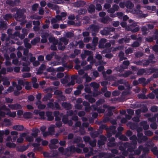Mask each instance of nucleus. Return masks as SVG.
Masks as SVG:
<instances>
[{"label": "nucleus", "instance_id": "1", "mask_svg": "<svg viewBox=\"0 0 158 158\" xmlns=\"http://www.w3.org/2000/svg\"><path fill=\"white\" fill-rule=\"evenodd\" d=\"M130 139L131 141V144L129 143L126 142L122 144V142L119 143V145H121L119 148L120 150L124 151L125 150L126 148H128L129 149H131V150H132L136 148V145L137 143L136 141L137 138L136 136L135 135H133L130 137Z\"/></svg>", "mask_w": 158, "mask_h": 158}, {"label": "nucleus", "instance_id": "2", "mask_svg": "<svg viewBox=\"0 0 158 158\" xmlns=\"http://www.w3.org/2000/svg\"><path fill=\"white\" fill-rule=\"evenodd\" d=\"M15 18L16 20L21 22L20 25H23L26 22L25 20V16H24L21 10H18L15 15Z\"/></svg>", "mask_w": 158, "mask_h": 158}, {"label": "nucleus", "instance_id": "3", "mask_svg": "<svg viewBox=\"0 0 158 158\" xmlns=\"http://www.w3.org/2000/svg\"><path fill=\"white\" fill-rule=\"evenodd\" d=\"M100 128L102 129H105L107 132V136L108 137H111L112 134H114L115 133V129L116 127L114 126H111L110 127V128H108L106 127V126L105 125H103L100 126Z\"/></svg>", "mask_w": 158, "mask_h": 158}, {"label": "nucleus", "instance_id": "4", "mask_svg": "<svg viewBox=\"0 0 158 158\" xmlns=\"http://www.w3.org/2000/svg\"><path fill=\"white\" fill-rule=\"evenodd\" d=\"M140 8V5L138 4L136 6V8L137 10H136L135 9H133L131 10V12L132 14L137 15L141 18H145L147 17L148 16V14L147 13L143 14L142 11L139 10Z\"/></svg>", "mask_w": 158, "mask_h": 158}, {"label": "nucleus", "instance_id": "5", "mask_svg": "<svg viewBox=\"0 0 158 158\" xmlns=\"http://www.w3.org/2000/svg\"><path fill=\"white\" fill-rule=\"evenodd\" d=\"M154 143L152 142L150 143V144L148 145V146L146 148H143V146H140L139 147V150H136L134 152V153L135 155H139L140 153L141 150H143L144 153L148 152L149 151V147L153 146L154 145Z\"/></svg>", "mask_w": 158, "mask_h": 158}, {"label": "nucleus", "instance_id": "6", "mask_svg": "<svg viewBox=\"0 0 158 158\" xmlns=\"http://www.w3.org/2000/svg\"><path fill=\"white\" fill-rule=\"evenodd\" d=\"M2 110L7 112L8 111H9V109L7 108L4 105L0 106V120L2 118L4 117L6 115V113L2 111Z\"/></svg>", "mask_w": 158, "mask_h": 158}, {"label": "nucleus", "instance_id": "7", "mask_svg": "<svg viewBox=\"0 0 158 158\" xmlns=\"http://www.w3.org/2000/svg\"><path fill=\"white\" fill-rule=\"evenodd\" d=\"M138 139H136L139 143H142L143 141H145L148 139V138L145 136H143V134L142 133H138L137 134Z\"/></svg>", "mask_w": 158, "mask_h": 158}, {"label": "nucleus", "instance_id": "8", "mask_svg": "<svg viewBox=\"0 0 158 158\" xmlns=\"http://www.w3.org/2000/svg\"><path fill=\"white\" fill-rule=\"evenodd\" d=\"M90 31H92V35L93 36L95 35L96 33L98 31V27L94 25H92L89 28Z\"/></svg>", "mask_w": 158, "mask_h": 158}, {"label": "nucleus", "instance_id": "9", "mask_svg": "<svg viewBox=\"0 0 158 158\" xmlns=\"http://www.w3.org/2000/svg\"><path fill=\"white\" fill-rule=\"evenodd\" d=\"M10 133V131L8 130H6L5 131H0V143H1L3 141L2 136L4 134L6 135H7Z\"/></svg>", "mask_w": 158, "mask_h": 158}, {"label": "nucleus", "instance_id": "10", "mask_svg": "<svg viewBox=\"0 0 158 158\" xmlns=\"http://www.w3.org/2000/svg\"><path fill=\"white\" fill-rule=\"evenodd\" d=\"M8 106L12 110H17L20 109L21 108V105L18 104H9Z\"/></svg>", "mask_w": 158, "mask_h": 158}, {"label": "nucleus", "instance_id": "11", "mask_svg": "<svg viewBox=\"0 0 158 158\" xmlns=\"http://www.w3.org/2000/svg\"><path fill=\"white\" fill-rule=\"evenodd\" d=\"M114 155L110 153H105L102 152L99 154V156L100 157H104V158H111Z\"/></svg>", "mask_w": 158, "mask_h": 158}, {"label": "nucleus", "instance_id": "12", "mask_svg": "<svg viewBox=\"0 0 158 158\" xmlns=\"http://www.w3.org/2000/svg\"><path fill=\"white\" fill-rule=\"evenodd\" d=\"M77 76L75 75H73L71 77V81L70 82L68 83L67 85V86H69L70 85H74L75 80L77 79Z\"/></svg>", "mask_w": 158, "mask_h": 158}, {"label": "nucleus", "instance_id": "13", "mask_svg": "<svg viewBox=\"0 0 158 158\" xmlns=\"http://www.w3.org/2000/svg\"><path fill=\"white\" fill-rule=\"evenodd\" d=\"M12 128L13 130L18 131H23L24 129L23 125H14L12 127Z\"/></svg>", "mask_w": 158, "mask_h": 158}, {"label": "nucleus", "instance_id": "14", "mask_svg": "<svg viewBox=\"0 0 158 158\" xmlns=\"http://www.w3.org/2000/svg\"><path fill=\"white\" fill-rule=\"evenodd\" d=\"M61 106L66 110L70 109L72 107V106L70 103L67 102H63Z\"/></svg>", "mask_w": 158, "mask_h": 158}, {"label": "nucleus", "instance_id": "15", "mask_svg": "<svg viewBox=\"0 0 158 158\" xmlns=\"http://www.w3.org/2000/svg\"><path fill=\"white\" fill-rule=\"evenodd\" d=\"M139 125L140 126H142L143 129L144 130H147L149 128V126L147 124V122L146 121H143L139 123Z\"/></svg>", "mask_w": 158, "mask_h": 158}, {"label": "nucleus", "instance_id": "16", "mask_svg": "<svg viewBox=\"0 0 158 158\" xmlns=\"http://www.w3.org/2000/svg\"><path fill=\"white\" fill-rule=\"evenodd\" d=\"M32 133L31 134L32 136L36 137L37 136L38 133L40 132V131L38 129L34 128L32 129L31 130Z\"/></svg>", "mask_w": 158, "mask_h": 158}, {"label": "nucleus", "instance_id": "17", "mask_svg": "<svg viewBox=\"0 0 158 158\" xmlns=\"http://www.w3.org/2000/svg\"><path fill=\"white\" fill-rule=\"evenodd\" d=\"M140 84H142L143 85H145L150 82V80H148L146 81V79L144 78H140L138 80Z\"/></svg>", "mask_w": 158, "mask_h": 158}, {"label": "nucleus", "instance_id": "18", "mask_svg": "<svg viewBox=\"0 0 158 158\" xmlns=\"http://www.w3.org/2000/svg\"><path fill=\"white\" fill-rule=\"evenodd\" d=\"M48 36L49 35L47 33L43 34L41 35L42 39L41 40V42L43 43L46 42L47 41V38Z\"/></svg>", "mask_w": 158, "mask_h": 158}, {"label": "nucleus", "instance_id": "19", "mask_svg": "<svg viewBox=\"0 0 158 158\" xmlns=\"http://www.w3.org/2000/svg\"><path fill=\"white\" fill-rule=\"evenodd\" d=\"M35 104L37 106V107L40 109H44L46 105L44 104H43L40 100H38L35 102Z\"/></svg>", "mask_w": 158, "mask_h": 158}, {"label": "nucleus", "instance_id": "20", "mask_svg": "<svg viewBox=\"0 0 158 158\" xmlns=\"http://www.w3.org/2000/svg\"><path fill=\"white\" fill-rule=\"evenodd\" d=\"M46 114L48 117V121H52L53 118L54 117L52 116V112L48 111L46 113Z\"/></svg>", "mask_w": 158, "mask_h": 158}, {"label": "nucleus", "instance_id": "21", "mask_svg": "<svg viewBox=\"0 0 158 158\" xmlns=\"http://www.w3.org/2000/svg\"><path fill=\"white\" fill-rule=\"evenodd\" d=\"M69 80V76L68 75H66L64 78L61 79L60 81L62 83L64 84L68 83Z\"/></svg>", "mask_w": 158, "mask_h": 158}, {"label": "nucleus", "instance_id": "22", "mask_svg": "<svg viewBox=\"0 0 158 158\" xmlns=\"http://www.w3.org/2000/svg\"><path fill=\"white\" fill-rule=\"evenodd\" d=\"M2 81L3 82V85H9L10 82L7 77H4L2 79Z\"/></svg>", "mask_w": 158, "mask_h": 158}, {"label": "nucleus", "instance_id": "23", "mask_svg": "<svg viewBox=\"0 0 158 158\" xmlns=\"http://www.w3.org/2000/svg\"><path fill=\"white\" fill-rule=\"evenodd\" d=\"M85 97L86 99L88 100L89 101L90 103L94 102L95 101V99L92 98L89 94L85 95Z\"/></svg>", "mask_w": 158, "mask_h": 158}, {"label": "nucleus", "instance_id": "24", "mask_svg": "<svg viewBox=\"0 0 158 158\" xmlns=\"http://www.w3.org/2000/svg\"><path fill=\"white\" fill-rule=\"evenodd\" d=\"M6 114L8 115L10 117L14 118L16 116V114L15 112H11L9 109V111H8L6 112Z\"/></svg>", "mask_w": 158, "mask_h": 158}, {"label": "nucleus", "instance_id": "25", "mask_svg": "<svg viewBox=\"0 0 158 158\" xmlns=\"http://www.w3.org/2000/svg\"><path fill=\"white\" fill-rule=\"evenodd\" d=\"M46 70L48 72H52L51 74L52 75H54L56 72V69L52 67H50L46 69Z\"/></svg>", "mask_w": 158, "mask_h": 158}, {"label": "nucleus", "instance_id": "26", "mask_svg": "<svg viewBox=\"0 0 158 158\" xmlns=\"http://www.w3.org/2000/svg\"><path fill=\"white\" fill-rule=\"evenodd\" d=\"M32 145L34 147L35 150L38 151H41L42 150V148L39 146L40 144L34 143Z\"/></svg>", "mask_w": 158, "mask_h": 158}, {"label": "nucleus", "instance_id": "27", "mask_svg": "<svg viewBox=\"0 0 158 158\" xmlns=\"http://www.w3.org/2000/svg\"><path fill=\"white\" fill-rule=\"evenodd\" d=\"M48 40L50 43H52L53 44H57L58 43V40H56L54 37H49Z\"/></svg>", "mask_w": 158, "mask_h": 158}, {"label": "nucleus", "instance_id": "28", "mask_svg": "<svg viewBox=\"0 0 158 158\" xmlns=\"http://www.w3.org/2000/svg\"><path fill=\"white\" fill-rule=\"evenodd\" d=\"M40 40V37H37L32 40L31 41V43L32 44L35 45L36 44L39 42Z\"/></svg>", "mask_w": 158, "mask_h": 158}, {"label": "nucleus", "instance_id": "29", "mask_svg": "<svg viewBox=\"0 0 158 158\" xmlns=\"http://www.w3.org/2000/svg\"><path fill=\"white\" fill-rule=\"evenodd\" d=\"M58 44V48L61 50H64L65 48V46L64 44H63L61 42H59L57 43Z\"/></svg>", "mask_w": 158, "mask_h": 158}, {"label": "nucleus", "instance_id": "30", "mask_svg": "<svg viewBox=\"0 0 158 158\" xmlns=\"http://www.w3.org/2000/svg\"><path fill=\"white\" fill-rule=\"evenodd\" d=\"M59 41L62 43H63L64 45H66L68 44L69 40L65 37H61L59 39Z\"/></svg>", "mask_w": 158, "mask_h": 158}, {"label": "nucleus", "instance_id": "31", "mask_svg": "<svg viewBox=\"0 0 158 158\" xmlns=\"http://www.w3.org/2000/svg\"><path fill=\"white\" fill-rule=\"evenodd\" d=\"M100 33L103 35H108L109 34V31L107 27H105L103 30L101 31Z\"/></svg>", "mask_w": 158, "mask_h": 158}, {"label": "nucleus", "instance_id": "32", "mask_svg": "<svg viewBox=\"0 0 158 158\" xmlns=\"http://www.w3.org/2000/svg\"><path fill=\"white\" fill-rule=\"evenodd\" d=\"M52 96V94L50 93H48L47 95L44 96L42 99V100L43 101H46L51 98Z\"/></svg>", "mask_w": 158, "mask_h": 158}, {"label": "nucleus", "instance_id": "33", "mask_svg": "<svg viewBox=\"0 0 158 158\" xmlns=\"http://www.w3.org/2000/svg\"><path fill=\"white\" fill-rule=\"evenodd\" d=\"M106 39H101L99 41V47L100 48H104V44L106 42Z\"/></svg>", "mask_w": 158, "mask_h": 158}, {"label": "nucleus", "instance_id": "34", "mask_svg": "<svg viewBox=\"0 0 158 158\" xmlns=\"http://www.w3.org/2000/svg\"><path fill=\"white\" fill-rule=\"evenodd\" d=\"M55 127V126L54 125H52L48 128V131L50 135H52L54 133Z\"/></svg>", "mask_w": 158, "mask_h": 158}, {"label": "nucleus", "instance_id": "35", "mask_svg": "<svg viewBox=\"0 0 158 158\" xmlns=\"http://www.w3.org/2000/svg\"><path fill=\"white\" fill-rule=\"evenodd\" d=\"M84 2L81 1L75 2L73 4L74 6L76 7L81 6L84 5Z\"/></svg>", "mask_w": 158, "mask_h": 158}, {"label": "nucleus", "instance_id": "36", "mask_svg": "<svg viewBox=\"0 0 158 158\" xmlns=\"http://www.w3.org/2000/svg\"><path fill=\"white\" fill-rule=\"evenodd\" d=\"M6 146L9 148H15L16 145L13 143L11 142H7L6 143Z\"/></svg>", "mask_w": 158, "mask_h": 158}, {"label": "nucleus", "instance_id": "37", "mask_svg": "<svg viewBox=\"0 0 158 158\" xmlns=\"http://www.w3.org/2000/svg\"><path fill=\"white\" fill-rule=\"evenodd\" d=\"M125 6L127 8L131 9L134 6V5L130 2H127L125 4Z\"/></svg>", "mask_w": 158, "mask_h": 158}, {"label": "nucleus", "instance_id": "38", "mask_svg": "<svg viewBox=\"0 0 158 158\" xmlns=\"http://www.w3.org/2000/svg\"><path fill=\"white\" fill-rule=\"evenodd\" d=\"M141 30L144 35H146L148 33V28L146 26H143L141 28Z\"/></svg>", "mask_w": 158, "mask_h": 158}, {"label": "nucleus", "instance_id": "39", "mask_svg": "<svg viewBox=\"0 0 158 158\" xmlns=\"http://www.w3.org/2000/svg\"><path fill=\"white\" fill-rule=\"evenodd\" d=\"M124 53L122 52H120L118 56L120 61H122L123 60H126L127 58L124 57Z\"/></svg>", "mask_w": 158, "mask_h": 158}, {"label": "nucleus", "instance_id": "40", "mask_svg": "<svg viewBox=\"0 0 158 158\" xmlns=\"http://www.w3.org/2000/svg\"><path fill=\"white\" fill-rule=\"evenodd\" d=\"M95 10V6L94 5H90L88 9V11L89 13H92L94 12Z\"/></svg>", "mask_w": 158, "mask_h": 158}, {"label": "nucleus", "instance_id": "41", "mask_svg": "<svg viewBox=\"0 0 158 158\" xmlns=\"http://www.w3.org/2000/svg\"><path fill=\"white\" fill-rule=\"evenodd\" d=\"M86 47L87 49H91L92 50H94L96 48V47L92 44H87L86 45Z\"/></svg>", "mask_w": 158, "mask_h": 158}, {"label": "nucleus", "instance_id": "42", "mask_svg": "<svg viewBox=\"0 0 158 158\" xmlns=\"http://www.w3.org/2000/svg\"><path fill=\"white\" fill-rule=\"evenodd\" d=\"M12 30L10 29H8L7 31V33L9 35V37L12 39H15L16 37L15 35L12 34Z\"/></svg>", "mask_w": 158, "mask_h": 158}, {"label": "nucleus", "instance_id": "43", "mask_svg": "<svg viewBox=\"0 0 158 158\" xmlns=\"http://www.w3.org/2000/svg\"><path fill=\"white\" fill-rule=\"evenodd\" d=\"M59 151L60 152L62 155H66L67 149L64 150V148L62 147H60L58 148Z\"/></svg>", "mask_w": 158, "mask_h": 158}, {"label": "nucleus", "instance_id": "44", "mask_svg": "<svg viewBox=\"0 0 158 158\" xmlns=\"http://www.w3.org/2000/svg\"><path fill=\"white\" fill-rule=\"evenodd\" d=\"M147 110L148 109L146 108H145L142 110L138 109L135 111V113L137 115H139L141 113V112H145L147 111Z\"/></svg>", "mask_w": 158, "mask_h": 158}, {"label": "nucleus", "instance_id": "45", "mask_svg": "<svg viewBox=\"0 0 158 158\" xmlns=\"http://www.w3.org/2000/svg\"><path fill=\"white\" fill-rule=\"evenodd\" d=\"M75 45L76 46L78 45L79 48H82L84 46V44L82 41H80L79 42L76 41Z\"/></svg>", "mask_w": 158, "mask_h": 158}, {"label": "nucleus", "instance_id": "46", "mask_svg": "<svg viewBox=\"0 0 158 158\" xmlns=\"http://www.w3.org/2000/svg\"><path fill=\"white\" fill-rule=\"evenodd\" d=\"M90 85L94 89L98 88L99 85L98 84H97L95 82L91 83L90 84Z\"/></svg>", "mask_w": 158, "mask_h": 158}, {"label": "nucleus", "instance_id": "47", "mask_svg": "<svg viewBox=\"0 0 158 158\" xmlns=\"http://www.w3.org/2000/svg\"><path fill=\"white\" fill-rule=\"evenodd\" d=\"M76 148L73 146H71L69 148H68L67 149V151H69L71 152H74L76 151Z\"/></svg>", "mask_w": 158, "mask_h": 158}, {"label": "nucleus", "instance_id": "48", "mask_svg": "<svg viewBox=\"0 0 158 158\" xmlns=\"http://www.w3.org/2000/svg\"><path fill=\"white\" fill-rule=\"evenodd\" d=\"M97 140L96 139H93V140H90L89 143L92 147H94L96 144Z\"/></svg>", "mask_w": 158, "mask_h": 158}, {"label": "nucleus", "instance_id": "49", "mask_svg": "<svg viewBox=\"0 0 158 158\" xmlns=\"http://www.w3.org/2000/svg\"><path fill=\"white\" fill-rule=\"evenodd\" d=\"M55 53L54 52H52L51 54L47 55L46 56V59L48 60H50L52 58V56L54 55Z\"/></svg>", "mask_w": 158, "mask_h": 158}, {"label": "nucleus", "instance_id": "50", "mask_svg": "<svg viewBox=\"0 0 158 158\" xmlns=\"http://www.w3.org/2000/svg\"><path fill=\"white\" fill-rule=\"evenodd\" d=\"M127 89H128L127 90H125L122 93V96H125L126 95H127L129 94V88H130V86L129 84L127 85Z\"/></svg>", "mask_w": 158, "mask_h": 158}, {"label": "nucleus", "instance_id": "51", "mask_svg": "<svg viewBox=\"0 0 158 158\" xmlns=\"http://www.w3.org/2000/svg\"><path fill=\"white\" fill-rule=\"evenodd\" d=\"M130 64V62L128 60L125 61L123 62V65H122L124 69H126L127 68V66Z\"/></svg>", "mask_w": 158, "mask_h": 158}, {"label": "nucleus", "instance_id": "52", "mask_svg": "<svg viewBox=\"0 0 158 158\" xmlns=\"http://www.w3.org/2000/svg\"><path fill=\"white\" fill-rule=\"evenodd\" d=\"M13 85L14 87L16 86V88L18 90H20L22 89V85L18 84L17 85L15 82L13 83Z\"/></svg>", "mask_w": 158, "mask_h": 158}, {"label": "nucleus", "instance_id": "53", "mask_svg": "<svg viewBox=\"0 0 158 158\" xmlns=\"http://www.w3.org/2000/svg\"><path fill=\"white\" fill-rule=\"evenodd\" d=\"M24 116L26 118H30L32 117V114L29 112H26L24 113Z\"/></svg>", "mask_w": 158, "mask_h": 158}, {"label": "nucleus", "instance_id": "54", "mask_svg": "<svg viewBox=\"0 0 158 158\" xmlns=\"http://www.w3.org/2000/svg\"><path fill=\"white\" fill-rule=\"evenodd\" d=\"M136 26V24L135 23H133L131 26H126V29L127 31H131L132 29V26L135 27Z\"/></svg>", "mask_w": 158, "mask_h": 158}, {"label": "nucleus", "instance_id": "55", "mask_svg": "<svg viewBox=\"0 0 158 158\" xmlns=\"http://www.w3.org/2000/svg\"><path fill=\"white\" fill-rule=\"evenodd\" d=\"M145 72V70L143 69H140L138 70L137 73V74L138 75H143Z\"/></svg>", "mask_w": 158, "mask_h": 158}, {"label": "nucleus", "instance_id": "56", "mask_svg": "<svg viewBox=\"0 0 158 158\" xmlns=\"http://www.w3.org/2000/svg\"><path fill=\"white\" fill-rule=\"evenodd\" d=\"M144 133L146 135L148 136H152L153 135V133L149 130L145 131Z\"/></svg>", "mask_w": 158, "mask_h": 158}, {"label": "nucleus", "instance_id": "57", "mask_svg": "<svg viewBox=\"0 0 158 158\" xmlns=\"http://www.w3.org/2000/svg\"><path fill=\"white\" fill-rule=\"evenodd\" d=\"M132 74V72L131 71H127L126 72L123 74L122 75L123 77H127L129 75Z\"/></svg>", "mask_w": 158, "mask_h": 158}, {"label": "nucleus", "instance_id": "58", "mask_svg": "<svg viewBox=\"0 0 158 158\" xmlns=\"http://www.w3.org/2000/svg\"><path fill=\"white\" fill-rule=\"evenodd\" d=\"M82 141V138L80 137H78L74 139L73 142L74 143H77L81 142Z\"/></svg>", "mask_w": 158, "mask_h": 158}, {"label": "nucleus", "instance_id": "59", "mask_svg": "<svg viewBox=\"0 0 158 158\" xmlns=\"http://www.w3.org/2000/svg\"><path fill=\"white\" fill-rule=\"evenodd\" d=\"M145 7L148 10H151L152 11L155 10H156V7L154 6H146Z\"/></svg>", "mask_w": 158, "mask_h": 158}, {"label": "nucleus", "instance_id": "60", "mask_svg": "<svg viewBox=\"0 0 158 158\" xmlns=\"http://www.w3.org/2000/svg\"><path fill=\"white\" fill-rule=\"evenodd\" d=\"M65 36L68 38H71L74 36V34L72 32H69L65 34Z\"/></svg>", "mask_w": 158, "mask_h": 158}, {"label": "nucleus", "instance_id": "61", "mask_svg": "<svg viewBox=\"0 0 158 158\" xmlns=\"http://www.w3.org/2000/svg\"><path fill=\"white\" fill-rule=\"evenodd\" d=\"M151 150L154 155H158V150L157 147H154L152 148Z\"/></svg>", "mask_w": 158, "mask_h": 158}, {"label": "nucleus", "instance_id": "62", "mask_svg": "<svg viewBox=\"0 0 158 158\" xmlns=\"http://www.w3.org/2000/svg\"><path fill=\"white\" fill-rule=\"evenodd\" d=\"M26 140L29 142L33 141L34 140V138L32 136H27L26 137Z\"/></svg>", "mask_w": 158, "mask_h": 158}, {"label": "nucleus", "instance_id": "63", "mask_svg": "<svg viewBox=\"0 0 158 158\" xmlns=\"http://www.w3.org/2000/svg\"><path fill=\"white\" fill-rule=\"evenodd\" d=\"M133 51V48H128L125 51V53L126 54H127L129 53H131Z\"/></svg>", "mask_w": 158, "mask_h": 158}, {"label": "nucleus", "instance_id": "64", "mask_svg": "<svg viewBox=\"0 0 158 158\" xmlns=\"http://www.w3.org/2000/svg\"><path fill=\"white\" fill-rule=\"evenodd\" d=\"M115 69L117 71L122 72L123 70L124 69L122 66H120L115 68Z\"/></svg>", "mask_w": 158, "mask_h": 158}]
</instances>
